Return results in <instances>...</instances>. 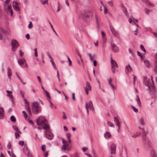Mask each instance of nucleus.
<instances>
[{"mask_svg": "<svg viewBox=\"0 0 157 157\" xmlns=\"http://www.w3.org/2000/svg\"><path fill=\"white\" fill-rule=\"evenodd\" d=\"M88 55L90 57V60L91 61H93L94 60H93L95 56V55L94 54L93 56H92L91 54L90 53H88Z\"/></svg>", "mask_w": 157, "mask_h": 157, "instance_id": "22", "label": "nucleus"}, {"mask_svg": "<svg viewBox=\"0 0 157 157\" xmlns=\"http://www.w3.org/2000/svg\"><path fill=\"white\" fill-rule=\"evenodd\" d=\"M89 106L90 107V109L93 112L94 111V108L92 102L91 101H90L89 102Z\"/></svg>", "mask_w": 157, "mask_h": 157, "instance_id": "17", "label": "nucleus"}, {"mask_svg": "<svg viewBox=\"0 0 157 157\" xmlns=\"http://www.w3.org/2000/svg\"><path fill=\"white\" fill-rule=\"evenodd\" d=\"M72 98L74 101H75V94L74 93H72Z\"/></svg>", "mask_w": 157, "mask_h": 157, "instance_id": "53", "label": "nucleus"}, {"mask_svg": "<svg viewBox=\"0 0 157 157\" xmlns=\"http://www.w3.org/2000/svg\"><path fill=\"white\" fill-rule=\"evenodd\" d=\"M88 149V148L86 147H84L82 148V150L84 152L85 151Z\"/></svg>", "mask_w": 157, "mask_h": 157, "instance_id": "63", "label": "nucleus"}, {"mask_svg": "<svg viewBox=\"0 0 157 157\" xmlns=\"http://www.w3.org/2000/svg\"><path fill=\"white\" fill-rule=\"evenodd\" d=\"M12 75V72H8V76L9 77L10 79H11V76Z\"/></svg>", "mask_w": 157, "mask_h": 157, "instance_id": "49", "label": "nucleus"}, {"mask_svg": "<svg viewBox=\"0 0 157 157\" xmlns=\"http://www.w3.org/2000/svg\"><path fill=\"white\" fill-rule=\"evenodd\" d=\"M137 54L138 55V56H139L141 58V59H143V56H142L141 54L139 52H137Z\"/></svg>", "mask_w": 157, "mask_h": 157, "instance_id": "50", "label": "nucleus"}, {"mask_svg": "<svg viewBox=\"0 0 157 157\" xmlns=\"http://www.w3.org/2000/svg\"><path fill=\"white\" fill-rule=\"evenodd\" d=\"M141 133L140 132H137L134 135L132 136V138H135L140 136Z\"/></svg>", "mask_w": 157, "mask_h": 157, "instance_id": "21", "label": "nucleus"}, {"mask_svg": "<svg viewBox=\"0 0 157 157\" xmlns=\"http://www.w3.org/2000/svg\"><path fill=\"white\" fill-rule=\"evenodd\" d=\"M68 144L66 143L64 145H63L61 147V149L63 151H65L66 150V148L68 147Z\"/></svg>", "mask_w": 157, "mask_h": 157, "instance_id": "20", "label": "nucleus"}, {"mask_svg": "<svg viewBox=\"0 0 157 157\" xmlns=\"http://www.w3.org/2000/svg\"><path fill=\"white\" fill-rule=\"evenodd\" d=\"M47 55L49 57V58L51 59H52V57H51L50 54L49 53V52H47Z\"/></svg>", "mask_w": 157, "mask_h": 157, "instance_id": "51", "label": "nucleus"}, {"mask_svg": "<svg viewBox=\"0 0 157 157\" xmlns=\"http://www.w3.org/2000/svg\"><path fill=\"white\" fill-rule=\"evenodd\" d=\"M52 63V66H53L54 68V69H56V65H55V63H54V62H53V59H52L51 60H50Z\"/></svg>", "mask_w": 157, "mask_h": 157, "instance_id": "31", "label": "nucleus"}, {"mask_svg": "<svg viewBox=\"0 0 157 157\" xmlns=\"http://www.w3.org/2000/svg\"><path fill=\"white\" fill-rule=\"evenodd\" d=\"M150 90L151 91H153L155 90V88L153 86H149Z\"/></svg>", "mask_w": 157, "mask_h": 157, "instance_id": "37", "label": "nucleus"}, {"mask_svg": "<svg viewBox=\"0 0 157 157\" xmlns=\"http://www.w3.org/2000/svg\"><path fill=\"white\" fill-rule=\"evenodd\" d=\"M48 0H44V1H42L41 3L43 5H44L46 3L48 4Z\"/></svg>", "mask_w": 157, "mask_h": 157, "instance_id": "46", "label": "nucleus"}, {"mask_svg": "<svg viewBox=\"0 0 157 157\" xmlns=\"http://www.w3.org/2000/svg\"><path fill=\"white\" fill-rule=\"evenodd\" d=\"M46 137L48 139H52L53 138V135L52 133L49 131H46L45 133Z\"/></svg>", "mask_w": 157, "mask_h": 157, "instance_id": "10", "label": "nucleus"}, {"mask_svg": "<svg viewBox=\"0 0 157 157\" xmlns=\"http://www.w3.org/2000/svg\"><path fill=\"white\" fill-rule=\"evenodd\" d=\"M45 125L44 127H43V128L44 129H47V128H49L50 127H49V125L48 124H46L44 125Z\"/></svg>", "mask_w": 157, "mask_h": 157, "instance_id": "39", "label": "nucleus"}, {"mask_svg": "<svg viewBox=\"0 0 157 157\" xmlns=\"http://www.w3.org/2000/svg\"><path fill=\"white\" fill-rule=\"evenodd\" d=\"M33 27V25H32V22L31 21H30L29 22V24L28 25V27L29 29H31V28H32Z\"/></svg>", "mask_w": 157, "mask_h": 157, "instance_id": "38", "label": "nucleus"}, {"mask_svg": "<svg viewBox=\"0 0 157 157\" xmlns=\"http://www.w3.org/2000/svg\"><path fill=\"white\" fill-rule=\"evenodd\" d=\"M136 100L137 101V103L138 104V105L139 107H140L141 106V102L140 101V99L139 98V96L138 95H137L136 96Z\"/></svg>", "mask_w": 157, "mask_h": 157, "instance_id": "23", "label": "nucleus"}, {"mask_svg": "<svg viewBox=\"0 0 157 157\" xmlns=\"http://www.w3.org/2000/svg\"><path fill=\"white\" fill-rule=\"evenodd\" d=\"M12 50L13 51H15L19 46L18 42L16 40L12 39L11 42Z\"/></svg>", "mask_w": 157, "mask_h": 157, "instance_id": "3", "label": "nucleus"}, {"mask_svg": "<svg viewBox=\"0 0 157 157\" xmlns=\"http://www.w3.org/2000/svg\"><path fill=\"white\" fill-rule=\"evenodd\" d=\"M46 148L45 146L44 145H43L41 147V149L43 151H44Z\"/></svg>", "mask_w": 157, "mask_h": 157, "instance_id": "48", "label": "nucleus"}, {"mask_svg": "<svg viewBox=\"0 0 157 157\" xmlns=\"http://www.w3.org/2000/svg\"><path fill=\"white\" fill-rule=\"evenodd\" d=\"M101 34L102 35V38L105 37V33L102 31L101 32Z\"/></svg>", "mask_w": 157, "mask_h": 157, "instance_id": "60", "label": "nucleus"}, {"mask_svg": "<svg viewBox=\"0 0 157 157\" xmlns=\"http://www.w3.org/2000/svg\"><path fill=\"white\" fill-rule=\"evenodd\" d=\"M45 93L47 96L48 98H51V97H50V95L49 93L47 91H45Z\"/></svg>", "mask_w": 157, "mask_h": 157, "instance_id": "43", "label": "nucleus"}, {"mask_svg": "<svg viewBox=\"0 0 157 157\" xmlns=\"http://www.w3.org/2000/svg\"><path fill=\"white\" fill-rule=\"evenodd\" d=\"M17 62L19 65L21 67H23L22 65L25 63H26L25 60L24 58H21L17 60Z\"/></svg>", "mask_w": 157, "mask_h": 157, "instance_id": "11", "label": "nucleus"}, {"mask_svg": "<svg viewBox=\"0 0 157 157\" xmlns=\"http://www.w3.org/2000/svg\"><path fill=\"white\" fill-rule=\"evenodd\" d=\"M144 145L146 148H149L151 146V143L148 138L145 137L144 139L143 140Z\"/></svg>", "mask_w": 157, "mask_h": 157, "instance_id": "4", "label": "nucleus"}, {"mask_svg": "<svg viewBox=\"0 0 157 157\" xmlns=\"http://www.w3.org/2000/svg\"><path fill=\"white\" fill-rule=\"evenodd\" d=\"M7 93H8L7 96H8L10 99H11L12 102L13 103V95L12 94V92L11 91H9L8 90L6 91Z\"/></svg>", "mask_w": 157, "mask_h": 157, "instance_id": "14", "label": "nucleus"}, {"mask_svg": "<svg viewBox=\"0 0 157 157\" xmlns=\"http://www.w3.org/2000/svg\"><path fill=\"white\" fill-rule=\"evenodd\" d=\"M140 48H141V50L142 51H143L144 52H146V50L144 48V46L142 45H140Z\"/></svg>", "mask_w": 157, "mask_h": 157, "instance_id": "36", "label": "nucleus"}, {"mask_svg": "<svg viewBox=\"0 0 157 157\" xmlns=\"http://www.w3.org/2000/svg\"><path fill=\"white\" fill-rule=\"evenodd\" d=\"M15 137L17 139L18 138L20 137V135L17 132H15Z\"/></svg>", "mask_w": 157, "mask_h": 157, "instance_id": "45", "label": "nucleus"}, {"mask_svg": "<svg viewBox=\"0 0 157 157\" xmlns=\"http://www.w3.org/2000/svg\"><path fill=\"white\" fill-rule=\"evenodd\" d=\"M110 44L112 50L113 52H117L118 51V48L115 44H113L112 42H110Z\"/></svg>", "mask_w": 157, "mask_h": 157, "instance_id": "9", "label": "nucleus"}, {"mask_svg": "<svg viewBox=\"0 0 157 157\" xmlns=\"http://www.w3.org/2000/svg\"><path fill=\"white\" fill-rule=\"evenodd\" d=\"M19 53L20 56H22L24 54V52H23L21 50H19Z\"/></svg>", "mask_w": 157, "mask_h": 157, "instance_id": "44", "label": "nucleus"}, {"mask_svg": "<svg viewBox=\"0 0 157 157\" xmlns=\"http://www.w3.org/2000/svg\"><path fill=\"white\" fill-rule=\"evenodd\" d=\"M26 155H27L28 157H33L32 154L30 152L28 154H26Z\"/></svg>", "mask_w": 157, "mask_h": 157, "instance_id": "64", "label": "nucleus"}, {"mask_svg": "<svg viewBox=\"0 0 157 157\" xmlns=\"http://www.w3.org/2000/svg\"><path fill=\"white\" fill-rule=\"evenodd\" d=\"M132 107L134 110V111L136 113L138 112V110L137 109L134 107L133 106H132Z\"/></svg>", "mask_w": 157, "mask_h": 157, "instance_id": "41", "label": "nucleus"}, {"mask_svg": "<svg viewBox=\"0 0 157 157\" xmlns=\"http://www.w3.org/2000/svg\"><path fill=\"white\" fill-rule=\"evenodd\" d=\"M123 6L124 7V9H123L124 12L125 13H126L127 12V9L126 8H125L124 7V6Z\"/></svg>", "mask_w": 157, "mask_h": 157, "instance_id": "61", "label": "nucleus"}, {"mask_svg": "<svg viewBox=\"0 0 157 157\" xmlns=\"http://www.w3.org/2000/svg\"><path fill=\"white\" fill-rule=\"evenodd\" d=\"M114 119L116 125L118 127L117 131L118 132H119L120 129L121 123V121H120L116 117H114Z\"/></svg>", "mask_w": 157, "mask_h": 157, "instance_id": "8", "label": "nucleus"}, {"mask_svg": "<svg viewBox=\"0 0 157 157\" xmlns=\"http://www.w3.org/2000/svg\"><path fill=\"white\" fill-rule=\"evenodd\" d=\"M151 155L152 157H157L155 151L154 150H151Z\"/></svg>", "mask_w": 157, "mask_h": 157, "instance_id": "24", "label": "nucleus"}, {"mask_svg": "<svg viewBox=\"0 0 157 157\" xmlns=\"http://www.w3.org/2000/svg\"><path fill=\"white\" fill-rule=\"evenodd\" d=\"M67 59L69 63V66H70L71 65V60L69 57Z\"/></svg>", "mask_w": 157, "mask_h": 157, "instance_id": "55", "label": "nucleus"}, {"mask_svg": "<svg viewBox=\"0 0 157 157\" xmlns=\"http://www.w3.org/2000/svg\"><path fill=\"white\" fill-rule=\"evenodd\" d=\"M144 63L145 65L147 67H149L151 65V64L150 63L149 61L147 60H144Z\"/></svg>", "mask_w": 157, "mask_h": 157, "instance_id": "18", "label": "nucleus"}, {"mask_svg": "<svg viewBox=\"0 0 157 157\" xmlns=\"http://www.w3.org/2000/svg\"><path fill=\"white\" fill-rule=\"evenodd\" d=\"M132 70V68L130 67L129 64L126 66L125 67V72L126 74H128L130 71Z\"/></svg>", "mask_w": 157, "mask_h": 157, "instance_id": "13", "label": "nucleus"}, {"mask_svg": "<svg viewBox=\"0 0 157 157\" xmlns=\"http://www.w3.org/2000/svg\"><path fill=\"white\" fill-rule=\"evenodd\" d=\"M63 118L64 119H66L67 118V117L65 115V113L64 112H63Z\"/></svg>", "mask_w": 157, "mask_h": 157, "instance_id": "54", "label": "nucleus"}, {"mask_svg": "<svg viewBox=\"0 0 157 157\" xmlns=\"http://www.w3.org/2000/svg\"><path fill=\"white\" fill-rule=\"evenodd\" d=\"M57 77L59 81V76L58 71L57 70Z\"/></svg>", "mask_w": 157, "mask_h": 157, "instance_id": "58", "label": "nucleus"}, {"mask_svg": "<svg viewBox=\"0 0 157 157\" xmlns=\"http://www.w3.org/2000/svg\"><path fill=\"white\" fill-rule=\"evenodd\" d=\"M111 63L112 72L114 73L115 71L116 68L118 67L116 61L113 60L112 58L111 59Z\"/></svg>", "mask_w": 157, "mask_h": 157, "instance_id": "5", "label": "nucleus"}, {"mask_svg": "<svg viewBox=\"0 0 157 157\" xmlns=\"http://www.w3.org/2000/svg\"><path fill=\"white\" fill-rule=\"evenodd\" d=\"M147 135V133L145 131H144L143 132V140L144 139L145 137L146 138H147L146 137Z\"/></svg>", "mask_w": 157, "mask_h": 157, "instance_id": "32", "label": "nucleus"}, {"mask_svg": "<svg viewBox=\"0 0 157 157\" xmlns=\"http://www.w3.org/2000/svg\"><path fill=\"white\" fill-rule=\"evenodd\" d=\"M47 122V120L44 117L40 116L36 121V124L38 126H42L45 125Z\"/></svg>", "mask_w": 157, "mask_h": 157, "instance_id": "2", "label": "nucleus"}, {"mask_svg": "<svg viewBox=\"0 0 157 157\" xmlns=\"http://www.w3.org/2000/svg\"><path fill=\"white\" fill-rule=\"evenodd\" d=\"M13 3H15L13 5V6L14 9L17 11H19L20 10V8L18 6V5L17 2H13Z\"/></svg>", "mask_w": 157, "mask_h": 157, "instance_id": "12", "label": "nucleus"}, {"mask_svg": "<svg viewBox=\"0 0 157 157\" xmlns=\"http://www.w3.org/2000/svg\"><path fill=\"white\" fill-rule=\"evenodd\" d=\"M139 122L140 124L141 125H144V120L143 118H141L139 120Z\"/></svg>", "mask_w": 157, "mask_h": 157, "instance_id": "27", "label": "nucleus"}, {"mask_svg": "<svg viewBox=\"0 0 157 157\" xmlns=\"http://www.w3.org/2000/svg\"><path fill=\"white\" fill-rule=\"evenodd\" d=\"M8 9L9 11H10L12 10V9L11 8V6L10 5L8 6Z\"/></svg>", "mask_w": 157, "mask_h": 157, "instance_id": "62", "label": "nucleus"}, {"mask_svg": "<svg viewBox=\"0 0 157 157\" xmlns=\"http://www.w3.org/2000/svg\"><path fill=\"white\" fill-rule=\"evenodd\" d=\"M67 139H70V137L71 136V134L69 133H67Z\"/></svg>", "mask_w": 157, "mask_h": 157, "instance_id": "56", "label": "nucleus"}, {"mask_svg": "<svg viewBox=\"0 0 157 157\" xmlns=\"http://www.w3.org/2000/svg\"><path fill=\"white\" fill-rule=\"evenodd\" d=\"M103 6L104 7V13L105 14L107 12V9L106 7L104 5H103Z\"/></svg>", "mask_w": 157, "mask_h": 157, "instance_id": "42", "label": "nucleus"}, {"mask_svg": "<svg viewBox=\"0 0 157 157\" xmlns=\"http://www.w3.org/2000/svg\"><path fill=\"white\" fill-rule=\"evenodd\" d=\"M13 129L17 131L19 133H20V134H21V132L19 130L18 128L16 126L14 125L13 126Z\"/></svg>", "mask_w": 157, "mask_h": 157, "instance_id": "26", "label": "nucleus"}, {"mask_svg": "<svg viewBox=\"0 0 157 157\" xmlns=\"http://www.w3.org/2000/svg\"><path fill=\"white\" fill-rule=\"evenodd\" d=\"M22 113L23 114L25 118H27V115L26 113L24 111H22Z\"/></svg>", "mask_w": 157, "mask_h": 157, "instance_id": "40", "label": "nucleus"}, {"mask_svg": "<svg viewBox=\"0 0 157 157\" xmlns=\"http://www.w3.org/2000/svg\"><path fill=\"white\" fill-rule=\"evenodd\" d=\"M4 111V109L2 108H0V119L3 118Z\"/></svg>", "mask_w": 157, "mask_h": 157, "instance_id": "16", "label": "nucleus"}, {"mask_svg": "<svg viewBox=\"0 0 157 157\" xmlns=\"http://www.w3.org/2000/svg\"><path fill=\"white\" fill-rule=\"evenodd\" d=\"M11 144H10V142H9L7 144V147L8 149H10L11 148Z\"/></svg>", "mask_w": 157, "mask_h": 157, "instance_id": "57", "label": "nucleus"}, {"mask_svg": "<svg viewBox=\"0 0 157 157\" xmlns=\"http://www.w3.org/2000/svg\"><path fill=\"white\" fill-rule=\"evenodd\" d=\"M110 153L111 155H114L116 153V145L113 143L110 146Z\"/></svg>", "mask_w": 157, "mask_h": 157, "instance_id": "7", "label": "nucleus"}, {"mask_svg": "<svg viewBox=\"0 0 157 157\" xmlns=\"http://www.w3.org/2000/svg\"><path fill=\"white\" fill-rule=\"evenodd\" d=\"M24 142L23 141H20L19 142V144L20 145L22 146L24 145Z\"/></svg>", "mask_w": 157, "mask_h": 157, "instance_id": "52", "label": "nucleus"}, {"mask_svg": "<svg viewBox=\"0 0 157 157\" xmlns=\"http://www.w3.org/2000/svg\"><path fill=\"white\" fill-rule=\"evenodd\" d=\"M154 70L155 71H157V60L154 63Z\"/></svg>", "mask_w": 157, "mask_h": 157, "instance_id": "30", "label": "nucleus"}, {"mask_svg": "<svg viewBox=\"0 0 157 157\" xmlns=\"http://www.w3.org/2000/svg\"><path fill=\"white\" fill-rule=\"evenodd\" d=\"M49 24L51 27V28H52V29L53 31V32H54V33L56 34V35H57V33H56V32L55 31V30L54 28H53V26L52 25L51 23L49 21Z\"/></svg>", "mask_w": 157, "mask_h": 157, "instance_id": "35", "label": "nucleus"}, {"mask_svg": "<svg viewBox=\"0 0 157 157\" xmlns=\"http://www.w3.org/2000/svg\"><path fill=\"white\" fill-rule=\"evenodd\" d=\"M24 152L25 154H28L29 153V148L26 145H25L24 147Z\"/></svg>", "mask_w": 157, "mask_h": 157, "instance_id": "15", "label": "nucleus"}, {"mask_svg": "<svg viewBox=\"0 0 157 157\" xmlns=\"http://www.w3.org/2000/svg\"><path fill=\"white\" fill-rule=\"evenodd\" d=\"M109 27L110 30L113 35L117 38H119L120 37V35L119 33L115 30L114 27L111 25H109Z\"/></svg>", "mask_w": 157, "mask_h": 157, "instance_id": "6", "label": "nucleus"}, {"mask_svg": "<svg viewBox=\"0 0 157 157\" xmlns=\"http://www.w3.org/2000/svg\"><path fill=\"white\" fill-rule=\"evenodd\" d=\"M11 121L13 122H15L16 121L15 118L13 116H12L10 117Z\"/></svg>", "mask_w": 157, "mask_h": 157, "instance_id": "33", "label": "nucleus"}, {"mask_svg": "<svg viewBox=\"0 0 157 157\" xmlns=\"http://www.w3.org/2000/svg\"><path fill=\"white\" fill-rule=\"evenodd\" d=\"M84 88L85 89L86 94L88 95V90H89L88 89H87V87H84Z\"/></svg>", "mask_w": 157, "mask_h": 157, "instance_id": "59", "label": "nucleus"}, {"mask_svg": "<svg viewBox=\"0 0 157 157\" xmlns=\"http://www.w3.org/2000/svg\"><path fill=\"white\" fill-rule=\"evenodd\" d=\"M62 8V6L60 4V3L58 2V9L57 10V12L59 11Z\"/></svg>", "mask_w": 157, "mask_h": 157, "instance_id": "28", "label": "nucleus"}, {"mask_svg": "<svg viewBox=\"0 0 157 157\" xmlns=\"http://www.w3.org/2000/svg\"><path fill=\"white\" fill-rule=\"evenodd\" d=\"M0 33L2 34H6L7 33V31L4 30L2 28H1L0 29Z\"/></svg>", "mask_w": 157, "mask_h": 157, "instance_id": "34", "label": "nucleus"}, {"mask_svg": "<svg viewBox=\"0 0 157 157\" xmlns=\"http://www.w3.org/2000/svg\"><path fill=\"white\" fill-rule=\"evenodd\" d=\"M32 107L33 113L35 114H37L41 111V107L39 106L38 103L36 102L32 103Z\"/></svg>", "mask_w": 157, "mask_h": 157, "instance_id": "1", "label": "nucleus"}, {"mask_svg": "<svg viewBox=\"0 0 157 157\" xmlns=\"http://www.w3.org/2000/svg\"><path fill=\"white\" fill-rule=\"evenodd\" d=\"M111 136V135L108 132H106L104 134V136L106 139L108 138H109Z\"/></svg>", "mask_w": 157, "mask_h": 157, "instance_id": "19", "label": "nucleus"}, {"mask_svg": "<svg viewBox=\"0 0 157 157\" xmlns=\"http://www.w3.org/2000/svg\"><path fill=\"white\" fill-rule=\"evenodd\" d=\"M146 2L148 3L149 5L150 6H154V5L153 4L149 2L148 0H146Z\"/></svg>", "mask_w": 157, "mask_h": 157, "instance_id": "47", "label": "nucleus"}, {"mask_svg": "<svg viewBox=\"0 0 157 157\" xmlns=\"http://www.w3.org/2000/svg\"><path fill=\"white\" fill-rule=\"evenodd\" d=\"M86 87H87L89 90H91V85L88 82H86Z\"/></svg>", "mask_w": 157, "mask_h": 157, "instance_id": "25", "label": "nucleus"}, {"mask_svg": "<svg viewBox=\"0 0 157 157\" xmlns=\"http://www.w3.org/2000/svg\"><path fill=\"white\" fill-rule=\"evenodd\" d=\"M107 123L108 124L109 126H110L111 127H112L113 128H114V124L113 123L111 122H110V121H108Z\"/></svg>", "mask_w": 157, "mask_h": 157, "instance_id": "29", "label": "nucleus"}]
</instances>
